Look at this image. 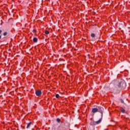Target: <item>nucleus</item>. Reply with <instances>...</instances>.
Here are the masks:
<instances>
[{
	"label": "nucleus",
	"mask_w": 130,
	"mask_h": 130,
	"mask_svg": "<svg viewBox=\"0 0 130 130\" xmlns=\"http://www.w3.org/2000/svg\"><path fill=\"white\" fill-rule=\"evenodd\" d=\"M42 94V91H41V90L39 89L36 91V96H41Z\"/></svg>",
	"instance_id": "1"
},
{
	"label": "nucleus",
	"mask_w": 130,
	"mask_h": 130,
	"mask_svg": "<svg viewBox=\"0 0 130 130\" xmlns=\"http://www.w3.org/2000/svg\"><path fill=\"white\" fill-rule=\"evenodd\" d=\"M92 111L93 113H96L98 112V108H93Z\"/></svg>",
	"instance_id": "2"
},
{
	"label": "nucleus",
	"mask_w": 130,
	"mask_h": 130,
	"mask_svg": "<svg viewBox=\"0 0 130 130\" xmlns=\"http://www.w3.org/2000/svg\"><path fill=\"white\" fill-rule=\"evenodd\" d=\"M120 110L122 113H124L125 112V110H124V109L123 108H120Z\"/></svg>",
	"instance_id": "3"
},
{
	"label": "nucleus",
	"mask_w": 130,
	"mask_h": 130,
	"mask_svg": "<svg viewBox=\"0 0 130 130\" xmlns=\"http://www.w3.org/2000/svg\"><path fill=\"white\" fill-rule=\"evenodd\" d=\"M33 41L34 42H35V43H37V42L38 41V39H37V38H34L33 39Z\"/></svg>",
	"instance_id": "4"
},
{
	"label": "nucleus",
	"mask_w": 130,
	"mask_h": 130,
	"mask_svg": "<svg viewBox=\"0 0 130 130\" xmlns=\"http://www.w3.org/2000/svg\"><path fill=\"white\" fill-rule=\"evenodd\" d=\"M31 124H32V122H30L27 125L26 128H29L30 126H31Z\"/></svg>",
	"instance_id": "5"
},
{
	"label": "nucleus",
	"mask_w": 130,
	"mask_h": 130,
	"mask_svg": "<svg viewBox=\"0 0 130 130\" xmlns=\"http://www.w3.org/2000/svg\"><path fill=\"white\" fill-rule=\"evenodd\" d=\"M102 120V119H100V120L99 121H97L96 122V124H99V123H100V122H101Z\"/></svg>",
	"instance_id": "6"
},
{
	"label": "nucleus",
	"mask_w": 130,
	"mask_h": 130,
	"mask_svg": "<svg viewBox=\"0 0 130 130\" xmlns=\"http://www.w3.org/2000/svg\"><path fill=\"white\" fill-rule=\"evenodd\" d=\"M98 110H104V109H103V108L101 107H98Z\"/></svg>",
	"instance_id": "7"
},
{
	"label": "nucleus",
	"mask_w": 130,
	"mask_h": 130,
	"mask_svg": "<svg viewBox=\"0 0 130 130\" xmlns=\"http://www.w3.org/2000/svg\"><path fill=\"white\" fill-rule=\"evenodd\" d=\"M49 33V31L48 30H46L45 31V34H46V35H48V34Z\"/></svg>",
	"instance_id": "8"
},
{
	"label": "nucleus",
	"mask_w": 130,
	"mask_h": 130,
	"mask_svg": "<svg viewBox=\"0 0 130 130\" xmlns=\"http://www.w3.org/2000/svg\"><path fill=\"white\" fill-rule=\"evenodd\" d=\"M55 97H56V98H57V99L59 98V94H56L55 95Z\"/></svg>",
	"instance_id": "9"
},
{
	"label": "nucleus",
	"mask_w": 130,
	"mask_h": 130,
	"mask_svg": "<svg viewBox=\"0 0 130 130\" xmlns=\"http://www.w3.org/2000/svg\"><path fill=\"white\" fill-rule=\"evenodd\" d=\"M91 36L92 38H94V37H95V35H94V34H91Z\"/></svg>",
	"instance_id": "10"
},
{
	"label": "nucleus",
	"mask_w": 130,
	"mask_h": 130,
	"mask_svg": "<svg viewBox=\"0 0 130 130\" xmlns=\"http://www.w3.org/2000/svg\"><path fill=\"white\" fill-rule=\"evenodd\" d=\"M118 86L119 87H121V83H119Z\"/></svg>",
	"instance_id": "11"
},
{
	"label": "nucleus",
	"mask_w": 130,
	"mask_h": 130,
	"mask_svg": "<svg viewBox=\"0 0 130 130\" xmlns=\"http://www.w3.org/2000/svg\"><path fill=\"white\" fill-rule=\"evenodd\" d=\"M7 34H8L7 33V32H4V33L3 34V35H4V36H6Z\"/></svg>",
	"instance_id": "12"
},
{
	"label": "nucleus",
	"mask_w": 130,
	"mask_h": 130,
	"mask_svg": "<svg viewBox=\"0 0 130 130\" xmlns=\"http://www.w3.org/2000/svg\"><path fill=\"white\" fill-rule=\"evenodd\" d=\"M33 33H36V30L35 29L32 30Z\"/></svg>",
	"instance_id": "13"
},
{
	"label": "nucleus",
	"mask_w": 130,
	"mask_h": 130,
	"mask_svg": "<svg viewBox=\"0 0 130 130\" xmlns=\"http://www.w3.org/2000/svg\"><path fill=\"white\" fill-rule=\"evenodd\" d=\"M57 121H58V122H59V121H60V119H57Z\"/></svg>",
	"instance_id": "14"
},
{
	"label": "nucleus",
	"mask_w": 130,
	"mask_h": 130,
	"mask_svg": "<svg viewBox=\"0 0 130 130\" xmlns=\"http://www.w3.org/2000/svg\"><path fill=\"white\" fill-rule=\"evenodd\" d=\"M121 103H124V102L123 101V100H121Z\"/></svg>",
	"instance_id": "15"
},
{
	"label": "nucleus",
	"mask_w": 130,
	"mask_h": 130,
	"mask_svg": "<svg viewBox=\"0 0 130 130\" xmlns=\"http://www.w3.org/2000/svg\"><path fill=\"white\" fill-rule=\"evenodd\" d=\"M2 30H0V34H2Z\"/></svg>",
	"instance_id": "16"
},
{
	"label": "nucleus",
	"mask_w": 130,
	"mask_h": 130,
	"mask_svg": "<svg viewBox=\"0 0 130 130\" xmlns=\"http://www.w3.org/2000/svg\"><path fill=\"white\" fill-rule=\"evenodd\" d=\"M103 116V113H102V117Z\"/></svg>",
	"instance_id": "17"
},
{
	"label": "nucleus",
	"mask_w": 130,
	"mask_h": 130,
	"mask_svg": "<svg viewBox=\"0 0 130 130\" xmlns=\"http://www.w3.org/2000/svg\"><path fill=\"white\" fill-rule=\"evenodd\" d=\"M2 39V36H0V39Z\"/></svg>",
	"instance_id": "18"
}]
</instances>
